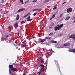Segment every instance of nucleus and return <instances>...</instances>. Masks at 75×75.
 <instances>
[{
	"label": "nucleus",
	"instance_id": "f03ea898",
	"mask_svg": "<svg viewBox=\"0 0 75 75\" xmlns=\"http://www.w3.org/2000/svg\"><path fill=\"white\" fill-rule=\"evenodd\" d=\"M17 69H16V68H12L11 69V71L10 70H9V74H11V73H12V71H12V70L13 71H17Z\"/></svg>",
	"mask_w": 75,
	"mask_h": 75
},
{
	"label": "nucleus",
	"instance_id": "ddd939ff",
	"mask_svg": "<svg viewBox=\"0 0 75 75\" xmlns=\"http://www.w3.org/2000/svg\"><path fill=\"white\" fill-rule=\"evenodd\" d=\"M42 69H41L40 71L38 72V74H39V75H40V74H41V72H42Z\"/></svg>",
	"mask_w": 75,
	"mask_h": 75
},
{
	"label": "nucleus",
	"instance_id": "603ef678",
	"mask_svg": "<svg viewBox=\"0 0 75 75\" xmlns=\"http://www.w3.org/2000/svg\"><path fill=\"white\" fill-rule=\"evenodd\" d=\"M15 43L16 44H17V42H15Z\"/></svg>",
	"mask_w": 75,
	"mask_h": 75
},
{
	"label": "nucleus",
	"instance_id": "864d4df0",
	"mask_svg": "<svg viewBox=\"0 0 75 75\" xmlns=\"http://www.w3.org/2000/svg\"><path fill=\"white\" fill-rule=\"evenodd\" d=\"M50 54H51V55H52V53L50 52Z\"/></svg>",
	"mask_w": 75,
	"mask_h": 75
},
{
	"label": "nucleus",
	"instance_id": "2f4dec72",
	"mask_svg": "<svg viewBox=\"0 0 75 75\" xmlns=\"http://www.w3.org/2000/svg\"><path fill=\"white\" fill-rule=\"evenodd\" d=\"M38 10V8L35 9L33 10V11H36V10Z\"/></svg>",
	"mask_w": 75,
	"mask_h": 75
},
{
	"label": "nucleus",
	"instance_id": "c03bdc74",
	"mask_svg": "<svg viewBox=\"0 0 75 75\" xmlns=\"http://www.w3.org/2000/svg\"><path fill=\"white\" fill-rule=\"evenodd\" d=\"M68 19L67 18H66L65 19L66 21H67V20H68Z\"/></svg>",
	"mask_w": 75,
	"mask_h": 75
},
{
	"label": "nucleus",
	"instance_id": "2eb2a0df",
	"mask_svg": "<svg viewBox=\"0 0 75 75\" xmlns=\"http://www.w3.org/2000/svg\"><path fill=\"white\" fill-rule=\"evenodd\" d=\"M46 41V39H42L41 41V42H44L45 41Z\"/></svg>",
	"mask_w": 75,
	"mask_h": 75
},
{
	"label": "nucleus",
	"instance_id": "393cba45",
	"mask_svg": "<svg viewBox=\"0 0 75 75\" xmlns=\"http://www.w3.org/2000/svg\"><path fill=\"white\" fill-rule=\"evenodd\" d=\"M20 1L21 2L22 4H24V2H23V0H20Z\"/></svg>",
	"mask_w": 75,
	"mask_h": 75
},
{
	"label": "nucleus",
	"instance_id": "1a4fd4ad",
	"mask_svg": "<svg viewBox=\"0 0 75 75\" xmlns=\"http://www.w3.org/2000/svg\"><path fill=\"white\" fill-rule=\"evenodd\" d=\"M30 16H29L27 18V20L28 21H30L32 20V19H30Z\"/></svg>",
	"mask_w": 75,
	"mask_h": 75
},
{
	"label": "nucleus",
	"instance_id": "37998d69",
	"mask_svg": "<svg viewBox=\"0 0 75 75\" xmlns=\"http://www.w3.org/2000/svg\"><path fill=\"white\" fill-rule=\"evenodd\" d=\"M28 0V1L26 2V3H28V2H29V1H29V0Z\"/></svg>",
	"mask_w": 75,
	"mask_h": 75
},
{
	"label": "nucleus",
	"instance_id": "49530a36",
	"mask_svg": "<svg viewBox=\"0 0 75 75\" xmlns=\"http://www.w3.org/2000/svg\"><path fill=\"white\" fill-rule=\"evenodd\" d=\"M35 43H36V44H37V43H38V41H35Z\"/></svg>",
	"mask_w": 75,
	"mask_h": 75
},
{
	"label": "nucleus",
	"instance_id": "72a5a7b5",
	"mask_svg": "<svg viewBox=\"0 0 75 75\" xmlns=\"http://www.w3.org/2000/svg\"><path fill=\"white\" fill-rule=\"evenodd\" d=\"M49 51L50 52H52V49H51V50H49Z\"/></svg>",
	"mask_w": 75,
	"mask_h": 75
},
{
	"label": "nucleus",
	"instance_id": "473e14b6",
	"mask_svg": "<svg viewBox=\"0 0 75 75\" xmlns=\"http://www.w3.org/2000/svg\"><path fill=\"white\" fill-rule=\"evenodd\" d=\"M53 33H52L50 34V35H53Z\"/></svg>",
	"mask_w": 75,
	"mask_h": 75
},
{
	"label": "nucleus",
	"instance_id": "338daca9",
	"mask_svg": "<svg viewBox=\"0 0 75 75\" xmlns=\"http://www.w3.org/2000/svg\"><path fill=\"white\" fill-rule=\"evenodd\" d=\"M5 0V1H6V0Z\"/></svg>",
	"mask_w": 75,
	"mask_h": 75
},
{
	"label": "nucleus",
	"instance_id": "4c0bfd02",
	"mask_svg": "<svg viewBox=\"0 0 75 75\" xmlns=\"http://www.w3.org/2000/svg\"><path fill=\"white\" fill-rule=\"evenodd\" d=\"M41 9H40L38 10V11H41Z\"/></svg>",
	"mask_w": 75,
	"mask_h": 75
},
{
	"label": "nucleus",
	"instance_id": "7c9ffc66",
	"mask_svg": "<svg viewBox=\"0 0 75 75\" xmlns=\"http://www.w3.org/2000/svg\"><path fill=\"white\" fill-rule=\"evenodd\" d=\"M54 24L53 23H52L51 25L52 27V26H54Z\"/></svg>",
	"mask_w": 75,
	"mask_h": 75
},
{
	"label": "nucleus",
	"instance_id": "69168bd1",
	"mask_svg": "<svg viewBox=\"0 0 75 75\" xmlns=\"http://www.w3.org/2000/svg\"><path fill=\"white\" fill-rule=\"evenodd\" d=\"M35 1H37V0H35Z\"/></svg>",
	"mask_w": 75,
	"mask_h": 75
},
{
	"label": "nucleus",
	"instance_id": "a878e982",
	"mask_svg": "<svg viewBox=\"0 0 75 75\" xmlns=\"http://www.w3.org/2000/svg\"><path fill=\"white\" fill-rule=\"evenodd\" d=\"M45 39H47V40H50V38L46 37L45 38Z\"/></svg>",
	"mask_w": 75,
	"mask_h": 75
},
{
	"label": "nucleus",
	"instance_id": "bf43d9fd",
	"mask_svg": "<svg viewBox=\"0 0 75 75\" xmlns=\"http://www.w3.org/2000/svg\"><path fill=\"white\" fill-rule=\"evenodd\" d=\"M40 59H42V58L40 57Z\"/></svg>",
	"mask_w": 75,
	"mask_h": 75
},
{
	"label": "nucleus",
	"instance_id": "052dcab7",
	"mask_svg": "<svg viewBox=\"0 0 75 75\" xmlns=\"http://www.w3.org/2000/svg\"><path fill=\"white\" fill-rule=\"evenodd\" d=\"M54 14H55V15H56V14H57V13H55Z\"/></svg>",
	"mask_w": 75,
	"mask_h": 75
},
{
	"label": "nucleus",
	"instance_id": "6ab92c4d",
	"mask_svg": "<svg viewBox=\"0 0 75 75\" xmlns=\"http://www.w3.org/2000/svg\"><path fill=\"white\" fill-rule=\"evenodd\" d=\"M29 14H30V13H29L28 14H27V15L23 17V18H25L26 17H27V16H28V15H29Z\"/></svg>",
	"mask_w": 75,
	"mask_h": 75
},
{
	"label": "nucleus",
	"instance_id": "39448f33",
	"mask_svg": "<svg viewBox=\"0 0 75 75\" xmlns=\"http://www.w3.org/2000/svg\"><path fill=\"white\" fill-rule=\"evenodd\" d=\"M54 61L55 62L56 65L57 67H59V64H58V61L56 60H54Z\"/></svg>",
	"mask_w": 75,
	"mask_h": 75
},
{
	"label": "nucleus",
	"instance_id": "6e6552de",
	"mask_svg": "<svg viewBox=\"0 0 75 75\" xmlns=\"http://www.w3.org/2000/svg\"><path fill=\"white\" fill-rule=\"evenodd\" d=\"M14 26L15 28H17L18 26V23L16 22L14 24Z\"/></svg>",
	"mask_w": 75,
	"mask_h": 75
},
{
	"label": "nucleus",
	"instance_id": "a211bd4d",
	"mask_svg": "<svg viewBox=\"0 0 75 75\" xmlns=\"http://www.w3.org/2000/svg\"><path fill=\"white\" fill-rule=\"evenodd\" d=\"M22 45H23V46H25L26 45V44L24 42H22Z\"/></svg>",
	"mask_w": 75,
	"mask_h": 75
},
{
	"label": "nucleus",
	"instance_id": "f3484780",
	"mask_svg": "<svg viewBox=\"0 0 75 75\" xmlns=\"http://www.w3.org/2000/svg\"><path fill=\"white\" fill-rule=\"evenodd\" d=\"M19 17H20V16L19 15H18L16 18V20H19V18H20Z\"/></svg>",
	"mask_w": 75,
	"mask_h": 75
},
{
	"label": "nucleus",
	"instance_id": "5fc2aeb1",
	"mask_svg": "<svg viewBox=\"0 0 75 75\" xmlns=\"http://www.w3.org/2000/svg\"><path fill=\"white\" fill-rule=\"evenodd\" d=\"M23 75H25V73H24Z\"/></svg>",
	"mask_w": 75,
	"mask_h": 75
},
{
	"label": "nucleus",
	"instance_id": "a18cd8bd",
	"mask_svg": "<svg viewBox=\"0 0 75 75\" xmlns=\"http://www.w3.org/2000/svg\"><path fill=\"white\" fill-rule=\"evenodd\" d=\"M75 20H74V21H73V23H75Z\"/></svg>",
	"mask_w": 75,
	"mask_h": 75
},
{
	"label": "nucleus",
	"instance_id": "9b49d317",
	"mask_svg": "<svg viewBox=\"0 0 75 75\" xmlns=\"http://www.w3.org/2000/svg\"><path fill=\"white\" fill-rule=\"evenodd\" d=\"M9 68H10L11 69H12L13 68V65H9V67H8Z\"/></svg>",
	"mask_w": 75,
	"mask_h": 75
},
{
	"label": "nucleus",
	"instance_id": "423d86ee",
	"mask_svg": "<svg viewBox=\"0 0 75 75\" xmlns=\"http://www.w3.org/2000/svg\"><path fill=\"white\" fill-rule=\"evenodd\" d=\"M25 10V8H21V9H19L18 11V13L19 12H21V11H24V10Z\"/></svg>",
	"mask_w": 75,
	"mask_h": 75
},
{
	"label": "nucleus",
	"instance_id": "5701e85b",
	"mask_svg": "<svg viewBox=\"0 0 75 75\" xmlns=\"http://www.w3.org/2000/svg\"><path fill=\"white\" fill-rule=\"evenodd\" d=\"M64 16V13H63L62 14L60 15V17H62Z\"/></svg>",
	"mask_w": 75,
	"mask_h": 75
},
{
	"label": "nucleus",
	"instance_id": "c756f323",
	"mask_svg": "<svg viewBox=\"0 0 75 75\" xmlns=\"http://www.w3.org/2000/svg\"><path fill=\"white\" fill-rule=\"evenodd\" d=\"M57 7H54L53 8V10H55V9H57Z\"/></svg>",
	"mask_w": 75,
	"mask_h": 75
},
{
	"label": "nucleus",
	"instance_id": "680f3d73",
	"mask_svg": "<svg viewBox=\"0 0 75 75\" xmlns=\"http://www.w3.org/2000/svg\"><path fill=\"white\" fill-rule=\"evenodd\" d=\"M27 64H29V62H28V63H27Z\"/></svg>",
	"mask_w": 75,
	"mask_h": 75
},
{
	"label": "nucleus",
	"instance_id": "c85d7f7f",
	"mask_svg": "<svg viewBox=\"0 0 75 75\" xmlns=\"http://www.w3.org/2000/svg\"><path fill=\"white\" fill-rule=\"evenodd\" d=\"M21 24H24V23H25V22L24 21H23L21 22Z\"/></svg>",
	"mask_w": 75,
	"mask_h": 75
},
{
	"label": "nucleus",
	"instance_id": "f704fd0d",
	"mask_svg": "<svg viewBox=\"0 0 75 75\" xmlns=\"http://www.w3.org/2000/svg\"><path fill=\"white\" fill-rule=\"evenodd\" d=\"M67 18L68 19H69V18H70V16H68Z\"/></svg>",
	"mask_w": 75,
	"mask_h": 75
},
{
	"label": "nucleus",
	"instance_id": "774afa93",
	"mask_svg": "<svg viewBox=\"0 0 75 75\" xmlns=\"http://www.w3.org/2000/svg\"><path fill=\"white\" fill-rule=\"evenodd\" d=\"M42 75H44V74H43Z\"/></svg>",
	"mask_w": 75,
	"mask_h": 75
},
{
	"label": "nucleus",
	"instance_id": "13d9d810",
	"mask_svg": "<svg viewBox=\"0 0 75 75\" xmlns=\"http://www.w3.org/2000/svg\"><path fill=\"white\" fill-rule=\"evenodd\" d=\"M44 67H42V68H41V69H44Z\"/></svg>",
	"mask_w": 75,
	"mask_h": 75
},
{
	"label": "nucleus",
	"instance_id": "09e8293b",
	"mask_svg": "<svg viewBox=\"0 0 75 75\" xmlns=\"http://www.w3.org/2000/svg\"><path fill=\"white\" fill-rule=\"evenodd\" d=\"M52 18H50V20H52Z\"/></svg>",
	"mask_w": 75,
	"mask_h": 75
},
{
	"label": "nucleus",
	"instance_id": "a19ab883",
	"mask_svg": "<svg viewBox=\"0 0 75 75\" xmlns=\"http://www.w3.org/2000/svg\"><path fill=\"white\" fill-rule=\"evenodd\" d=\"M44 71H45V69H43L42 71V72H44Z\"/></svg>",
	"mask_w": 75,
	"mask_h": 75
},
{
	"label": "nucleus",
	"instance_id": "e2e57ef3",
	"mask_svg": "<svg viewBox=\"0 0 75 75\" xmlns=\"http://www.w3.org/2000/svg\"><path fill=\"white\" fill-rule=\"evenodd\" d=\"M0 18H1V16L0 15Z\"/></svg>",
	"mask_w": 75,
	"mask_h": 75
},
{
	"label": "nucleus",
	"instance_id": "79ce46f5",
	"mask_svg": "<svg viewBox=\"0 0 75 75\" xmlns=\"http://www.w3.org/2000/svg\"><path fill=\"white\" fill-rule=\"evenodd\" d=\"M41 40H42V39H39V41H41Z\"/></svg>",
	"mask_w": 75,
	"mask_h": 75
},
{
	"label": "nucleus",
	"instance_id": "4468645a",
	"mask_svg": "<svg viewBox=\"0 0 75 75\" xmlns=\"http://www.w3.org/2000/svg\"><path fill=\"white\" fill-rule=\"evenodd\" d=\"M40 25H41L43 24V21H41L39 22Z\"/></svg>",
	"mask_w": 75,
	"mask_h": 75
},
{
	"label": "nucleus",
	"instance_id": "412c9836",
	"mask_svg": "<svg viewBox=\"0 0 75 75\" xmlns=\"http://www.w3.org/2000/svg\"><path fill=\"white\" fill-rule=\"evenodd\" d=\"M40 66L41 67V68L42 67H44V65L43 64H42L40 65Z\"/></svg>",
	"mask_w": 75,
	"mask_h": 75
},
{
	"label": "nucleus",
	"instance_id": "0e129e2a",
	"mask_svg": "<svg viewBox=\"0 0 75 75\" xmlns=\"http://www.w3.org/2000/svg\"><path fill=\"white\" fill-rule=\"evenodd\" d=\"M33 75H36L35 74H34Z\"/></svg>",
	"mask_w": 75,
	"mask_h": 75
},
{
	"label": "nucleus",
	"instance_id": "6e6d98bb",
	"mask_svg": "<svg viewBox=\"0 0 75 75\" xmlns=\"http://www.w3.org/2000/svg\"><path fill=\"white\" fill-rule=\"evenodd\" d=\"M42 51H45V50H44V49H43Z\"/></svg>",
	"mask_w": 75,
	"mask_h": 75
},
{
	"label": "nucleus",
	"instance_id": "aec40b11",
	"mask_svg": "<svg viewBox=\"0 0 75 75\" xmlns=\"http://www.w3.org/2000/svg\"><path fill=\"white\" fill-rule=\"evenodd\" d=\"M50 0H46L44 2V3H47V2H48Z\"/></svg>",
	"mask_w": 75,
	"mask_h": 75
},
{
	"label": "nucleus",
	"instance_id": "bb28decb",
	"mask_svg": "<svg viewBox=\"0 0 75 75\" xmlns=\"http://www.w3.org/2000/svg\"><path fill=\"white\" fill-rule=\"evenodd\" d=\"M72 52L74 53H75V49H74L72 50Z\"/></svg>",
	"mask_w": 75,
	"mask_h": 75
},
{
	"label": "nucleus",
	"instance_id": "f8f14e48",
	"mask_svg": "<svg viewBox=\"0 0 75 75\" xmlns=\"http://www.w3.org/2000/svg\"><path fill=\"white\" fill-rule=\"evenodd\" d=\"M41 63H42V64H44V61L42 59H41Z\"/></svg>",
	"mask_w": 75,
	"mask_h": 75
},
{
	"label": "nucleus",
	"instance_id": "0eeeda50",
	"mask_svg": "<svg viewBox=\"0 0 75 75\" xmlns=\"http://www.w3.org/2000/svg\"><path fill=\"white\" fill-rule=\"evenodd\" d=\"M19 31H20H20H18V36L19 35V34L20 35V36H21V35H22L21 34V29H19Z\"/></svg>",
	"mask_w": 75,
	"mask_h": 75
},
{
	"label": "nucleus",
	"instance_id": "de8ad7c7",
	"mask_svg": "<svg viewBox=\"0 0 75 75\" xmlns=\"http://www.w3.org/2000/svg\"><path fill=\"white\" fill-rule=\"evenodd\" d=\"M73 20H75V16L74 18H73Z\"/></svg>",
	"mask_w": 75,
	"mask_h": 75
},
{
	"label": "nucleus",
	"instance_id": "dca6fc26",
	"mask_svg": "<svg viewBox=\"0 0 75 75\" xmlns=\"http://www.w3.org/2000/svg\"><path fill=\"white\" fill-rule=\"evenodd\" d=\"M51 42H52V43H57V41H54V40H51Z\"/></svg>",
	"mask_w": 75,
	"mask_h": 75
},
{
	"label": "nucleus",
	"instance_id": "20e7f679",
	"mask_svg": "<svg viewBox=\"0 0 75 75\" xmlns=\"http://www.w3.org/2000/svg\"><path fill=\"white\" fill-rule=\"evenodd\" d=\"M69 38H72L73 40H75V35L73 34L71 35L69 37Z\"/></svg>",
	"mask_w": 75,
	"mask_h": 75
},
{
	"label": "nucleus",
	"instance_id": "ea45409f",
	"mask_svg": "<svg viewBox=\"0 0 75 75\" xmlns=\"http://www.w3.org/2000/svg\"><path fill=\"white\" fill-rule=\"evenodd\" d=\"M1 3H4V0H2V1L1 2Z\"/></svg>",
	"mask_w": 75,
	"mask_h": 75
},
{
	"label": "nucleus",
	"instance_id": "4d7b16f0",
	"mask_svg": "<svg viewBox=\"0 0 75 75\" xmlns=\"http://www.w3.org/2000/svg\"><path fill=\"white\" fill-rule=\"evenodd\" d=\"M1 41H3V40L2 39L1 40Z\"/></svg>",
	"mask_w": 75,
	"mask_h": 75
},
{
	"label": "nucleus",
	"instance_id": "cd10ccee",
	"mask_svg": "<svg viewBox=\"0 0 75 75\" xmlns=\"http://www.w3.org/2000/svg\"><path fill=\"white\" fill-rule=\"evenodd\" d=\"M37 14V12H36L33 14V16H36V15Z\"/></svg>",
	"mask_w": 75,
	"mask_h": 75
},
{
	"label": "nucleus",
	"instance_id": "3c124183",
	"mask_svg": "<svg viewBox=\"0 0 75 75\" xmlns=\"http://www.w3.org/2000/svg\"><path fill=\"white\" fill-rule=\"evenodd\" d=\"M52 26H51V27H49V29H50V28H52Z\"/></svg>",
	"mask_w": 75,
	"mask_h": 75
},
{
	"label": "nucleus",
	"instance_id": "b1692460",
	"mask_svg": "<svg viewBox=\"0 0 75 75\" xmlns=\"http://www.w3.org/2000/svg\"><path fill=\"white\" fill-rule=\"evenodd\" d=\"M55 14H54L53 15V16H52V18H54V17H55Z\"/></svg>",
	"mask_w": 75,
	"mask_h": 75
},
{
	"label": "nucleus",
	"instance_id": "58836bf2",
	"mask_svg": "<svg viewBox=\"0 0 75 75\" xmlns=\"http://www.w3.org/2000/svg\"><path fill=\"white\" fill-rule=\"evenodd\" d=\"M67 2V1H66V2H64L62 4V5H64V4H65V3H66Z\"/></svg>",
	"mask_w": 75,
	"mask_h": 75
},
{
	"label": "nucleus",
	"instance_id": "4be33fe9",
	"mask_svg": "<svg viewBox=\"0 0 75 75\" xmlns=\"http://www.w3.org/2000/svg\"><path fill=\"white\" fill-rule=\"evenodd\" d=\"M11 34H10L8 35H7L6 36V38H7V37H10V36H11Z\"/></svg>",
	"mask_w": 75,
	"mask_h": 75
},
{
	"label": "nucleus",
	"instance_id": "f257e3e1",
	"mask_svg": "<svg viewBox=\"0 0 75 75\" xmlns=\"http://www.w3.org/2000/svg\"><path fill=\"white\" fill-rule=\"evenodd\" d=\"M57 26H56L55 27V31H57L58 30H58H59L60 29H61V27H63L64 26V25L63 24H61L60 25H57Z\"/></svg>",
	"mask_w": 75,
	"mask_h": 75
},
{
	"label": "nucleus",
	"instance_id": "8fccbe9b",
	"mask_svg": "<svg viewBox=\"0 0 75 75\" xmlns=\"http://www.w3.org/2000/svg\"><path fill=\"white\" fill-rule=\"evenodd\" d=\"M50 6H47V8H50Z\"/></svg>",
	"mask_w": 75,
	"mask_h": 75
},
{
	"label": "nucleus",
	"instance_id": "e433bc0d",
	"mask_svg": "<svg viewBox=\"0 0 75 75\" xmlns=\"http://www.w3.org/2000/svg\"><path fill=\"white\" fill-rule=\"evenodd\" d=\"M36 1H37L35 0L34 1H33V3H34L35 2H36Z\"/></svg>",
	"mask_w": 75,
	"mask_h": 75
},
{
	"label": "nucleus",
	"instance_id": "c9c22d12",
	"mask_svg": "<svg viewBox=\"0 0 75 75\" xmlns=\"http://www.w3.org/2000/svg\"><path fill=\"white\" fill-rule=\"evenodd\" d=\"M69 52H72V50H69Z\"/></svg>",
	"mask_w": 75,
	"mask_h": 75
},
{
	"label": "nucleus",
	"instance_id": "9d476101",
	"mask_svg": "<svg viewBox=\"0 0 75 75\" xmlns=\"http://www.w3.org/2000/svg\"><path fill=\"white\" fill-rule=\"evenodd\" d=\"M70 45V44H69V43H66L64 44L63 45L64 46H69V45Z\"/></svg>",
	"mask_w": 75,
	"mask_h": 75
},
{
	"label": "nucleus",
	"instance_id": "7ed1b4c3",
	"mask_svg": "<svg viewBox=\"0 0 75 75\" xmlns=\"http://www.w3.org/2000/svg\"><path fill=\"white\" fill-rule=\"evenodd\" d=\"M72 9L71 8H68L67 9V13H71V12H72Z\"/></svg>",
	"mask_w": 75,
	"mask_h": 75
}]
</instances>
